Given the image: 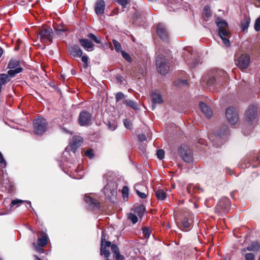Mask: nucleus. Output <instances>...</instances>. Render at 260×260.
I'll return each mask as SVG.
<instances>
[{"mask_svg": "<svg viewBox=\"0 0 260 260\" xmlns=\"http://www.w3.org/2000/svg\"><path fill=\"white\" fill-rule=\"evenodd\" d=\"M108 239L109 236L105 231H102L100 249L101 255L104 256L105 258H109L110 255L109 251V248H110L113 254V257L116 260H123L124 256L120 254L117 246L115 244H112L111 242L108 241Z\"/></svg>", "mask_w": 260, "mask_h": 260, "instance_id": "nucleus-1", "label": "nucleus"}, {"mask_svg": "<svg viewBox=\"0 0 260 260\" xmlns=\"http://www.w3.org/2000/svg\"><path fill=\"white\" fill-rule=\"evenodd\" d=\"M216 24L218 28V35L223 41V43L226 46H230V40L226 38V37H228L230 35L227 22L223 19L217 18L216 20Z\"/></svg>", "mask_w": 260, "mask_h": 260, "instance_id": "nucleus-2", "label": "nucleus"}, {"mask_svg": "<svg viewBox=\"0 0 260 260\" xmlns=\"http://www.w3.org/2000/svg\"><path fill=\"white\" fill-rule=\"evenodd\" d=\"M229 134V129L227 126H225L214 135H210L209 138L213 145L218 147L222 144L223 141H225Z\"/></svg>", "mask_w": 260, "mask_h": 260, "instance_id": "nucleus-3", "label": "nucleus"}, {"mask_svg": "<svg viewBox=\"0 0 260 260\" xmlns=\"http://www.w3.org/2000/svg\"><path fill=\"white\" fill-rule=\"evenodd\" d=\"M156 66L158 72L161 74H166L169 71L170 66L168 59L162 54L156 53Z\"/></svg>", "mask_w": 260, "mask_h": 260, "instance_id": "nucleus-4", "label": "nucleus"}, {"mask_svg": "<svg viewBox=\"0 0 260 260\" xmlns=\"http://www.w3.org/2000/svg\"><path fill=\"white\" fill-rule=\"evenodd\" d=\"M37 34L38 38L42 43H49L52 41L53 32L52 28L49 27L40 28Z\"/></svg>", "mask_w": 260, "mask_h": 260, "instance_id": "nucleus-5", "label": "nucleus"}, {"mask_svg": "<svg viewBox=\"0 0 260 260\" xmlns=\"http://www.w3.org/2000/svg\"><path fill=\"white\" fill-rule=\"evenodd\" d=\"M35 133L38 135H43L47 130V122L45 119L39 117L36 119L34 122Z\"/></svg>", "mask_w": 260, "mask_h": 260, "instance_id": "nucleus-6", "label": "nucleus"}, {"mask_svg": "<svg viewBox=\"0 0 260 260\" xmlns=\"http://www.w3.org/2000/svg\"><path fill=\"white\" fill-rule=\"evenodd\" d=\"M41 236L38 238L37 242L33 243L35 249L40 253H43L44 249L42 247L46 246L47 244L49 238L47 234L43 231L40 232Z\"/></svg>", "mask_w": 260, "mask_h": 260, "instance_id": "nucleus-7", "label": "nucleus"}, {"mask_svg": "<svg viewBox=\"0 0 260 260\" xmlns=\"http://www.w3.org/2000/svg\"><path fill=\"white\" fill-rule=\"evenodd\" d=\"M220 74L221 76L220 78L218 79L217 80H216L213 76L208 77V79L206 77H203L202 80L204 81L207 80L206 85L208 87L213 86L216 82L219 84L222 85L227 81L228 75L227 73L224 71H220Z\"/></svg>", "mask_w": 260, "mask_h": 260, "instance_id": "nucleus-8", "label": "nucleus"}, {"mask_svg": "<svg viewBox=\"0 0 260 260\" xmlns=\"http://www.w3.org/2000/svg\"><path fill=\"white\" fill-rule=\"evenodd\" d=\"M180 156L186 162H190L193 160L192 154L191 149L188 146L182 144L179 147Z\"/></svg>", "mask_w": 260, "mask_h": 260, "instance_id": "nucleus-9", "label": "nucleus"}, {"mask_svg": "<svg viewBox=\"0 0 260 260\" xmlns=\"http://www.w3.org/2000/svg\"><path fill=\"white\" fill-rule=\"evenodd\" d=\"M225 116L228 122L231 124H235L238 121L239 117L237 112L233 107H229L226 109Z\"/></svg>", "mask_w": 260, "mask_h": 260, "instance_id": "nucleus-10", "label": "nucleus"}, {"mask_svg": "<svg viewBox=\"0 0 260 260\" xmlns=\"http://www.w3.org/2000/svg\"><path fill=\"white\" fill-rule=\"evenodd\" d=\"M156 33L159 38L164 41L168 42L169 39V33L164 24L159 23L156 28Z\"/></svg>", "mask_w": 260, "mask_h": 260, "instance_id": "nucleus-11", "label": "nucleus"}, {"mask_svg": "<svg viewBox=\"0 0 260 260\" xmlns=\"http://www.w3.org/2000/svg\"><path fill=\"white\" fill-rule=\"evenodd\" d=\"M257 109L253 105H250L245 112V117L247 122L251 124L257 117Z\"/></svg>", "mask_w": 260, "mask_h": 260, "instance_id": "nucleus-12", "label": "nucleus"}, {"mask_svg": "<svg viewBox=\"0 0 260 260\" xmlns=\"http://www.w3.org/2000/svg\"><path fill=\"white\" fill-rule=\"evenodd\" d=\"M91 120V114L88 111L84 110L80 112L78 121L81 126L88 125Z\"/></svg>", "mask_w": 260, "mask_h": 260, "instance_id": "nucleus-13", "label": "nucleus"}, {"mask_svg": "<svg viewBox=\"0 0 260 260\" xmlns=\"http://www.w3.org/2000/svg\"><path fill=\"white\" fill-rule=\"evenodd\" d=\"M250 59L248 54H242L238 58L236 64L240 69H246L249 65Z\"/></svg>", "mask_w": 260, "mask_h": 260, "instance_id": "nucleus-14", "label": "nucleus"}, {"mask_svg": "<svg viewBox=\"0 0 260 260\" xmlns=\"http://www.w3.org/2000/svg\"><path fill=\"white\" fill-rule=\"evenodd\" d=\"M105 196L111 199L116 194V188L113 183L107 184L103 189Z\"/></svg>", "mask_w": 260, "mask_h": 260, "instance_id": "nucleus-15", "label": "nucleus"}, {"mask_svg": "<svg viewBox=\"0 0 260 260\" xmlns=\"http://www.w3.org/2000/svg\"><path fill=\"white\" fill-rule=\"evenodd\" d=\"M230 204V201L228 199L225 198L221 200L217 204L216 210H218V212L220 211L223 212L228 211Z\"/></svg>", "mask_w": 260, "mask_h": 260, "instance_id": "nucleus-16", "label": "nucleus"}, {"mask_svg": "<svg viewBox=\"0 0 260 260\" xmlns=\"http://www.w3.org/2000/svg\"><path fill=\"white\" fill-rule=\"evenodd\" d=\"M82 143L83 139L82 137L79 136H74L70 144L71 151L75 152Z\"/></svg>", "mask_w": 260, "mask_h": 260, "instance_id": "nucleus-17", "label": "nucleus"}, {"mask_svg": "<svg viewBox=\"0 0 260 260\" xmlns=\"http://www.w3.org/2000/svg\"><path fill=\"white\" fill-rule=\"evenodd\" d=\"M79 42L83 48L87 51H92L94 50V44L87 39H80Z\"/></svg>", "mask_w": 260, "mask_h": 260, "instance_id": "nucleus-18", "label": "nucleus"}, {"mask_svg": "<svg viewBox=\"0 0 260 260\" xmlns=\"http://www.w3.org/2000/svg\"><path fill=\"white\" fill-rule=\"evenodd\" d=\"M152 101V109L155 108L156 104H161L164 102L163 99L161 94L156 92H153L151 94Z\"/></svg>", "mask_w": 260, "mask_h": 260, "instance_id": "nucleus-19", "label": "nucleus"}, {"mask_svg": "<svg viewBox=\"0 0 260 260\" xmlns=\"http://www.w3.org/2000/svg\"><path fill=\"white\" fill-rule=\"evenodd\" d=\"M69 52L73 57H80L82 55V51L78 45H73L69 48Z\"/></svg>", "mask_w": 260, "mask_h": 260, "instance_id": "nucleus-20", "label": "nucleus"}, {"mask_svg": "<svg viewBox=\"0 0 260 260\" xmlns=\"http://www.w3.org/2000/svg\"><path fill=\"white\" fill-rule=\"evenodd\" d=\"M105 3L104 0H97L95 5L94 11L95 13L99 15L104 13Z\"/></svg>", "mask_w": 260, "mask_h": 260, "instance_id": "nucleus-21", "label": "nucleus"}, {"mask_svg": "<svg viewBox=\"0 0 260 260\" xmlns=\"http://www.w3.org/2000/svg\"><path fill=\"white\" fill-rule=\"evenodd\" d=\"M199 106L201 111L206 117L210 118L211 117L213 114L212 111L207 105L202 102Z\"/></svg>", "mask_w": 260, "mask_h": 260, "instance_id": "nucleus-22", "label": "nucleus"}, {"mask_svg": "<svg viewBox=\"0 0 260 260\" xmlns=\"http://www.w3.org/2000/svg\"><path fill=\"white\" fill-rule=\"evenodd\" d=\"M202 189L199 187L193 184H188L187 186V191L188 194L191 195L193 193L199 192Z\"/></svg>", "mask_w": 260, "mask_h": 260, "instance_id": "nucleus-23", "label": "nucleus"}, {"mask_svg": "<svg viewBox=\"0 0 260 260\" xmlns=\"http://www.w3.org/2000/svg\"><path fill=\"white\" fill-rule=\"evenodd\" d=\"M123 103L126 106L133 109L135 110L139 109V105L138 103L134 101L131 100H124Z\"/></svg>", "mask_w": 260, "mask_h": 260, "instance_id": "nucleus-24", "label": "nucleus"}, {"mask_svg": "<svg viewBox=\"0 0 260 260\" xmlns=\"http://www.w3.org/2000/svg\"><path fill=\"white\" fill-rule=\"evenodd\" d=\"M250 19L249 17L245 16L241 22L240 27L243 31L247 30L249 27Z\"/></svg>", "mask_w": 260, "mask_h": 260, "instance_id": "nucleus-25", "label": "nucleus"}, {"mask_svg": "<svg viewBox=\"0 0 260 260\" xmlns=\"http://www.w3.org/2000/svg\"><path fill=\"white\" fill-rule=\"evenodd\" d=\"M84 201L86 203L93 205L95 207H98L99 206V203L98 201L96 199L91 198L88 196H85Z\"/></svg>", "mask_w": 260, "mask_h": 260, "instance_id": "nucleus-26", "label": "nucleus"}, {"mask_svg": "<svg viewBox=\"0 0 260 260\" xmlns=\"http://www.w3.org/2000/svg\"><path fill=\"white\" fill-rule=\"evenodd\" d=\"M10 81V77L6 74H0V85L2 86Z\"/></svg>", "mask_w": 260, "mask_h": 260, "instance_id": "nucleus-27", "label": "nucleus"}, {"mask_svg": "<svg viewBox=\"0 0 260 260\" xmlns=\"http://www.w3.org/2000/svg\"><path fill=\"white\" fill-rule=\"evenodd\" d=\"M22 71V68L21 67L17 68L15 69H11L9 70L7 75L11 78L14 77L17 74L21 73Z\"/></svg>", "mask_w": 260, "mask_h": 260, "instance_id": "nucleus-28", "label": "nucleus"}, {"mask_svg": "<svg viewBox=\"0 0 260 260\" xmlns=\"http://www.w3.org/2000/svg\"><path fill=\"white\" fill-rule=\"evenodd\" d=\"M18 67H20L19 61L16 59H11L8 64V68L10 69H15Z\"/></svg>", "mask_w": 260, "mask_h": 260, "instance_id": "nucleus-29", "label": "nucleus"}, {"mask_svg": "<svg viewBox=\"0 0 260 260\" xmlns=\"http://www.w3.org/2000/svg\"><path fill=\"white\" fill-rule=\"evenodd\" d=\"M155 196L159 200H164L167 198V194L164 190L159 189L155 191Z\"/></svg>", "mask_w": 260, "mask_h": 260, "instance_id": "nucleus-30", "label": "nucleus"}, {"mask_svg": "<svg viewBox=\"0 0 260 260\" xmlns=\"http://www.w3.org/2000/svg\"><path fill=\"white\" fill-rule=\"evenodd\" d=\"M106 124L108 126V128L112 131L115 130L117 127L116 121L113 119L108 120Z\"/></svg>", "mask_w": 260, "mask_h": 260, "instance_id": "nucleus-31", "label": "nucleus"}, {"mask_svg": "<svg viewBox=\"0 0 260 260\" xmlns=\"http://www.w3.org/2000/svg\"><path fill=\"white\" fill-rule=\"evenodd\" d=\"M88 38L92 40L93 42L97 44H100L102 42V38L101 37H96L93 34L90 33L87 35Z\"/></svg>", "mask_w": 260, "mask_h": 260, "instance_id": "nucleus-32", "label": "nucleus"}, {"mask_svg": "<svg viewBox=\"0 0 260 260\" xmlns=\"http://www.w3.org/2000/svg\"><path fill=\"white\" fill-rule=\"evenodd\" d=\"M183 228L187 231L191 229V223L187 218H184L182 222Z\"/></svg>", "mask_w": 260, "mask_h": 260, "instance_id": "nucleus-33", "label": "nucleus"}, {"mask_svg": "<svg viewBox=\"0 0 260 260\" xmlns=\"http://www.w3.org/2000/svg\"><path fill=\"white\" fill-rule=\"evenodd\" d=\"M259 248V244L257 242H253L246 249L248 251H254L258 250Z\"/></svg>", "mask_w": 260, "mask_h": 260, "instance_id": "nucleus-34", "label": "nucleus"}, {"mask_svg": "<svg viewBox=\"0 0 260 260\" xmlns=\"http://www.w3.org/2000/svg\"><path fill=\"white\" fill-rule=\"evenodd\" d=\"M145 210V208L143 205H140L135 208V212L140 216L143 215Z\"/></svg>", "mask_w": 260, "mask_h": 260, "instance_id": "nucleus-35", "label": "nucleus"}, {"mask_svg": "<svg viewBox=\"0 0 260 260\" xmlns=\"http://www.w3.org/2000/svg\"><path fill=\"white\" fill-rule=\"evenodd\" d=\"M140 185H136L135 186V190L137 194L141 199H145L147 197V194L145 192H142L139 190Z\"/></svg>", "mask_w": 260, "mask_h": 260, "instance_id": "nucleus-36", "label": "nucleus"}, {"mask_svg": "<svg viewBox=\"0 0 260 260\" xmlns=\"http://www.w3.org/2000/svg\"><path fill=\"white\" fill-rule=\"evenodd\" d=\"M142 231L143 235L144 237V238L146 239L149 238L151 234V231L150 229H149L147 227H143L142 229Z\"/></svg>", "mask_w": 260, "mask_h": 260, "instance_id": "nucleus-37", "label": "nucleus"}, {"mask_svg": "<svg viewBox=\"0 0 260 260\" xmlns=\"http://www.w3.org/2000/svg\"><path fill=\"white\" fill-rule=\"evenodd\" d=\"M24 202V201L23 200H21L19 199H15V200H13L11 202L10 206L11 208H12L14 206H16V207H18Z\"/></svg>", "mask_w": 260, "mask_h": 260, "instance_id": "nucleus-38", "label": "nucleus"}, {"mask_svg": "<svg viewBox=\"0 0 260 260\" xmlns=\"http://www.w3.org/2000/svg\"><path fill=\"white\" fill-rule=\"evenodd\" d=\"M115 50L118 52L122 51V48L120 44L116 40H112Z\"/></svg>", "mask_w": 260, "mask_h": 260, "instance_id": "nucleus-39", "label": "nucleus"}, {"mask_svg": "<svg viewBox=\"0 0 260 260\" xmlns=\"http://www.w3.org/2000/svg\"><path fill=\"white\" fill-rule=\"evenodd\" d=\"M128 219L130 220L133 224L136 223L138 220L137 216L133 213H129L128 214Z\"/></svg>", "mask_w": 260, "mask_h": 260, "instance_id": "nucleus-40", "label": "nucleus"}, {"mask_svg": "<svg viewBox=\"0 0 260 260\" xmlns=\"http://www.w3.org/2000/svg\"><path fill=\"white\" fill-rule=\"evenodd\" d=\"M129 189L127 186H124L122 189V194L123 198H128Z\"/></svg>", "mask_w": 260, "mask_h": 260, "instance_id": "nucleus-41", "label": "nucleus"}, {"mask_svg": "<svg viewBox=\"0 0 260 260\" xmlns=\"http://www.w3.org/2000/svg\"><path fill=\"white\" fill-rule=\"evenodd\" d=\"M125 95L121 92H117L115 95V99L117 102L125 98Z\"/></svg>", "mask_w": 260, "mask_h": 260, "instance_id": "nucleus-42", "label": "nucleus"}, {"mask_svg": "<svg viewBox=\"0 0 260 260\" xmlns=\"http://www.w3.org/2000/svg\"><path fill=\"white\" fill-rule=\"evenodd\" d=\"M121 55L122 57L128 62H131L132 60L131 57L130 55L126 52L124 51H121Z\"/></svg>", "mask_w": 260, "mask_h": 260, "instance_id": "nucleus-43", "label": "nucleus"}, {"mask_svg": "<svg viewBox=\"0 0 260 260\" xmlns=\"http://www.w3.org/2000/svg\"><path fill=\"white\" fill-rule=\"evenodd\" d=\"M81 57V60L84 63L83 68L86 69L88 67V57L86 55L83 56L82 55Z\"/></svg>", "mask_w": 260, "mask_h": 260, "instance_id": "nucleus-44", "label": "nucleus"}, {"mask_svg": "<svg viewBox=\"0 0 260 260\" xmlns=\"http://www.w3.org/2000/svg\"><path fill=\"white\" fill-rule=\"evenodd\" d=\"M156 155L158 159H162L165 156V151L162 149H159L156 152Z\"/></svg>", "mask_w": 260, "mask_h": 260, "instance_id": "nucleus-45", "label": "nucleus"}, {"mask_svg": "<svg viewBox=\"0 0 260 260\" xmlns=\"http://www.w3.org/2000/svg\"><path fill=\"white\" fill-rule=\"evenodd\" d=\"M114 2L122 6L123 7H126L128 4V0H113Z\"/></svg>", "mask_w": 260, "mask_h": 260, "instance_id": "nucleus-46", "label": "nucleus"}, {"mask_svg": "<svg viewBox=\"0 0 260 260\" xmlns=\"http://www.w3.org/2000/svg\"><path fill=\"white\" fill-rule=\"evenodd\" d=\"M204 11H205V15L208 18L211 16L212 13H211L209 6H205Z\"/></svg>", "mask_w": 260, "mask_h": 260, "instance_id": "nucleus-47", "label": "nucleus"}, {"mask_svg": "<svg viewBox=\"0 0 260 260\" xmlns=\"http://www.w3.org/2000/svg\"><path fill=\"white\" fill-rule=\"evenodd\" d=\"M254 29L256 31L260 30V17L257 18L254 23Z\"/></svg>", "mask_w": 260, "mask_h": 260, "instance_id": "nucleus-48", "label": "nucleus"}, {"mask_svg": "<svg viewBox=\"0 0 260 260\" xmlns=\"http://www.w3.org/2000/svg\"><path fill=\"white\" fill-rule=\"evenodd\" d=\"M85 155L91 158L94 155L93 151L92 149H88L85 152Z\"/></svg>", "mask_w": 260, "mask_h": 260, "instance_id": "nucleus-49", "label": "nucleus"}, {"mask_svg": "<svg viewBox=\"0 0 260 260\" xmlns=\"http://www.w3.org/2000/svg\"><path fill=\"white\" fill-rule=\"evenodd\" d=\"M123 123L124 124V126L127 128V129H131L132 127V124L131 122L129 120H128L127 119H124L123 121Z\"/></svg>", "mask_w": 260, "mask_h": 260, "instance_id": "nucleus-50", "label": "nucleus"}, {"mask_svg": "<svg viewBox=\"0 0 260 260\" xmlns=\"http://www.w3.org/2000/svg\"><path fill=\"white\" fill-rule=\"evenodd\" d=\"M245 260H253L254 255L252 253H248L245 254Z\"/></svg>", "mask_w": 260, "mask_h": 260, "instance_id": "nucleus-51", "label": "nucleus"}, {"mask_svg": "<svg viewBox=\"0 0 260 260\" xmlns=\"http://www.w3.org/2000/svg\"><path fill=\"white\" fill-rule=\"evenodd\" d=\"M0 164H2V166L3 167H5L6 166L7 163L5 161L2 153L0 152Z\"/></svg>", "mask_w": 260, "mask_h": 260, "instance_id": "nucleus-52", "label": "nucleus"}, {"mask_svg": "<svg viewBox=\"0 0 260 260\" xmlns=\"http://www.w3.org/2000/svg\"><path fill=\"white\" fill-rule=\"evenodd\" d=\"M138 139L140 141L143 142L146 140L147 138L145 135L141 134L138 136Z\"/></svg>", "mask_w": 260, "mask_h": 260, "instance_id": "nucleus-53", "label": "nucleus"}, {"mask_svg": "<svg viewBox=\"0 0 260 260\" xmlns=\"http://www.w3.org/2000/svg\"><path fill=\"white\" fill-rule=\"evenodd\" d=\"M116 79L120 83H122L123 81V78L121 76H117L116 77Z\"/></svg>", "mask_w": 260, "mask_h": 260, "instance_id": "nucleus-54", "label": "nucleus"}, {"mask_svg": "<svg viewBox=\"0 0 260 260\" xmlns=\"http://www.w3.org/2000/svg\"><path fill=\"white\" fill-rule=\"evenodd\" d=\"M25 202L27 204V205H26V207L27 208H28L29 207H31L30 202H27V201H26Z\"/></svg>", "mask_w": 260, "mask_h": 260, "instance_id": "nucleus-55", "label": "nucleus"}, {"mask_svg": "<svg viewBox=\"0 0 260 260\" xmlns=\"http://www.w3.org/2000/svg\"><path fill=\"white\" fill-rule=\"evenodd\" d=\"M251 161H258L259 160V158L257 156H256L254 157V159H251Z\"/></svg>", "mask_w": 260, "mask_h": 260, "instance_id": "nucleus-56", "label": "nucleus"}, {"mask_svg": "<svg viewBox=\"0 0 260 260\" xmlns=\"http://www.w3.org/2000/svg\"><path fill=\"white\" fill-rule=\"evenodd\" d=\"M3 53V50L2 48L1 47H0V58L2 56Z\"/></svg>", "mask_w": 260, "mask_h": 260, "instance_id": "nucleus-57", "label": "nucleus"}, {"mask_svg": "<svg viewBox=\"0 0 260 260\" xmlns=\"http://www.w3.org/2000/svg\"><path fill=\"white\" fill-rule=\"evenodd\" d=\"M183 84H186L187 83V81L186 80H183L181 81Z\"/></svg>", "mask_w": 260, "mask_h": 260, "instance_id": "nucleus-58", "label": "nucleus"}, {"mask_svg": "<svg viewBox=\"0 0 260 260\" xmlns=\"http://www.w3.org/2000/svg\"><path fill=\"white\" fill-rule=\"evenodd\" d=\"M36 258L37 260H41L40 258H39L38 257H37L36 256Z\"/></svg>", "mask_w": 260, "mask_h": 260, "instance_id": "nucleus-59", "label": "nucleus"}, {"mask_svg": "<svg viewBox=\"0 0 260 260\" xmlns=\"http://www.w3.org/2000/svg\"><path fill=\"white\" fill-rule=\"evenodd\" d=\"M63 130L66 133H69L68 131H67L65 128H63Z\"/></svg>", "mask_w": 260, "mask_h": 260, "instance_id": "nucleus-60", "label": "nucleus"}, {"mask_svg": "<svg viewBox=\"0 0 260 260\" xmlns=\"http://www.w3.org/2000/svg\"><path fill=\"white\" fill-rule=\"evenodd\" d=\"M168 3L171 2L172 0H167Z\"/></svg>", "mask_w": 260, "mask_h": 260, "instance_id": "nucleus-61", "label": "nucleus"}, {"mask_svg": "<svg viewBox=\"0 0 260 260\" xmlns=\"http://www.w3.org/2000/svg\"><path fill=\"white\" fill-rule=\"evenodd\" d=\"M195 66H195V64H192V65L191 66V68H194V67H195Z\"/></svg>", "mask_w": 260, "mask_h": 260, "instance_id": "nucleus-62", "label": "nucleus"}, {"mask_svg": "<svg viewBox=\"0 0 260 260\" xmlns=\"http://www.w3.org/2000/svg\"><path fill=\"white\" fill-rule=\"evenodd\" d=\"M2 91V86L0 85V93Z\"/></svg>", "mask_w": 260, "mask_h": 260, "instance_id": "nucleus-63", "label": "nucleus"}, {"mask_svg": "<svg viewBox=\"0 0 260 260\" xmlns=\"http://www.w3.org/2000/svg\"><path fill=\"white\" fill-rule=\"evenodd\" d=\"M59 31H64V29H59Z\"/></svg>", "mask_w": 260, "mask_h": 260, "instance_id": "nucleus-64", "label": "nucleus"}]
</instances>
